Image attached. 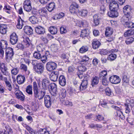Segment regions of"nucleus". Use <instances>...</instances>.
I'll use <instances>...</instances> for the list:
<instances>
[{"label":"nucleus","mask_w":134,"mask_h":134,"mask_svg":"<svg viewBox=\"0 0 134 134\" xmlns=\"http://www.w3.org/2000/svg\"><path fill=\"white\" fill-rule=\"evenodd\" d=\"M5 58L6 59H12L14 54L13 49L8 47L6 49L5 51Z\"/></svg>","instance_id":"7ed1b4c3"},{"label":"nucleus","mask_w":134,"mask_h":134,"mask_svg":"<svg viewBox=\"0 0 134 134\" xmlns=\"http://www.w3.org/2000/svg\"><path fill=\"white\" fill-rule=\"evenodd\" d=\"M37 49L38 52L42 54L44 50V46L42 44H40L37 47Z\"/></svg>","instance_id":"4c0bfd02"},{"label":"nucleus","mask_w":134,"mask_h":134,"mask_svg":"<svg viewBox=\"0 0 134 134\" xmlns=\"http://www.w3.org/2000/svg\"><path fill=\"white\" fill-rule=\"evenodd\" d=\"M0 70L4 75H6L8 70L7 68L5 66L4 63H2L0 67Z\"/></svg>","instance_id":"f704fd0d"},{"label":"nucleus","mask_w":134,"mask_h":134,"mask_svg":"<svg viewBox=\"0 0 134 134\" xmlns=\"http://www.w3.org/2000/svg\"><path fill=\"white\" fill-rule=\"evenodd\" d=\"M13 69L11 70V73L13 75H16L18 73L19 70L17 68H14L12 66Z\"/></svg>","instance_id":"603ef678"},{"label":"nucleus","mask_w":134,"mask_h":134,"mask_svg":"<svg viewBox=\"0 0 134 134\" xmlns=\"http://www.w3.org/2000/svg\"><path fill=\"white\" fill-rule=\"evenodd\" d=\"M50 86L51 89V94L53 96H55L58 93L57 85L54 83H52L50 84Z\"/></svg>","instance_id":"0eeeda50"},{"label":"nucleus","mask_w":134,"mask_h":134,"mask_svg":"<svg viewBox=\"0 0 134 134\" xmlns=\"http://www.w3.org/2000/svg\"><path fill=\"white\" fill-rule=\"evenodd\" d=\"M88 49V48L86 46H83L80 49L79 52L81 53H83L87 51Z\"/></svg>","instance_id":"c03bdc74"},{"label":"nucleus","mask_w":134,"mask_h":134,"mask_svg":"<svg viewBox=\"0 0 134 134\" xmlns=\"http://www.w3.org/2000/svg\"><path fill=\"white\" fill-rule=\"evenodd\" d=\"M78 69L79 72H82L85 71L86 70V68L85 65H81L78 67Z\"/></svg>","instance_id":"49530a36"},{"label":"nucleus","mask_w":134,"mask_h":134,"mask_svg":"<svg viewBox=\"0 0 134 134\" xmlns=\"http://www.w3.org/2000/svg\"><path fill=\"white\" fill-rule=\"evenodd\" d=\"M78 5L76 3H73L70 7V11L72 14H76L79 7Z\"/></svg>","instance_id":"1a4fd4ad"},{"label":"nucleus","mask_w":134,"mask_h":134,"mask_svg":"<svg viewBox=\"0 0 134 134\" xmlns=\"http://www.w3.org/2000/svg\"><path fill=\"white\" fill-rule=\"evenodd\" d=\"M107 72L106 70H104L102 71L99 74V77L100 79L104 77L107 75Z\"/></svg>","instance_id":"09e8293b"},{"label":"nucleus","mask_w":134,"mask_h":134,"mask_svg":"<svg viewBox=\"0 0 134 134\" xmlns=\"http://www.w3.org/2000/svg\"><path fill=\"white\" fill-rule=\"evenodd\" d=\"M106 10V9L105 4L102 2L101 4L99 5V13L102 15H103Z\"/></svg>","instance_id":"5701e85b"},{"label":"nucleus","mask_w":134,"mask_h":134,"mask_svg":"<svg viewBox=\"0 0 134 134\" xmlns=\"http://www.w3.org/2000/svg\"><path fill=\"white\" fill-rule=\"evenodd\" d=\"M6 129L1 132L0 134H11L13 132L12 130L9 126L6 127Z\"/></svg>","instance_id":"bb28decb"},{"label":"nucleus","mask_w":134,"mask_h":134,"mask_svg":"<svg viewBox=\"0 0 134 134\" xmlns=\"http://www.w3.org/2000/svg\"><path fill=\"white\" fill-rule=\"evenodd\" d=\"M134 34V31L132 29L127 30L124 33V35L125 37L129 36Z\"/></svg>","instance_id":"ea45409f"},{"label":"nucleus","mask_w":134,"mask_h":134,"mask_svg":"<svg viewBox=\"0 0 134 134\" xmlns=\"http://www.w3.org/2000/svg\"><path fill=\"white\" fill-rule=\"evenodd\" d=\"M105 92L107 95L109 96L111 93L110 89L109 87L107 88L105 90Z\"/></svg>","instance_id":"680f3d73"},{"label":"nucleus","mask_w":134,"mask_h":134,"mask_svg":"<svg viewBox=\"0 0 134 134\" xmlns=\"http://www.w3.org/2000/svg\"><path fill=\"white\" fill-rule=\"evenodd\" d=\"M17 21L18 23L16 26V27L18 29H21L25 24V22L22 19L20 16L19 17Z\"/></svg>","instance_id":"dca6fc26"},{"label":"nucleus","mask_w":134,"mask_h":134,"mask_svg":"<svg viewBox=\"0 0 134 134\" xmlns=\"http://www.w3.org/2000/svg\"><path fill=\"white\" fill-rule=\"evenodd\" d=\"M65 105H72V103L71 102H70L67 100H64L62 102Z\"/></svg>","instance_id":"338daca9"},{"label":"nucleus","mask_w":134,"mask_h":134,"mask_svg":"<svg viewBox=\"0 0 134 134\" xmlns=\"http://www.w3.org/2000/svg\"><path fill=\"white\" fill-rule=\"evenodd\" d=\"M110 82L114 84H116L119 83L121 81V79L118 76L116 75H114L111 76L109 78Z\"/></svg>","instance_id":"6e6552de"},{"label":"nucleus","mask_w":134,"mask_h":134,"mask_svg":"<svg viewBox=\"0 0 134 134\" xmlns=\"http://www.w3.org/2000/svg\"><path fill=\"white\" fill-rule=\"evenodd\" d=\"M134 41V37H130L128 38L125 41V43L127 44H130L132 43Z\"/></svg>","instance_id":"a19ab883"},{"label":"nucleus","mask_w":134,"mask_h":134,"mask_svg":"<svg viewBox=\"0 0 134 134\" xmlns=\"http://www.w3.org/2000/svg\"><path fill=\"white\" fill-rule=\"evenodd\" d=\"M47 8H42L39 10V14L43 16H44L45 15L47 14Z\"/></svg>","instance_id":"72a5a7b5"},{"label":"nucleus","mask_w":134,"mask_h":134,"mask_svg":"<svg viewBox=\"0 0 134 134\" xmlns=\"http://www.w3.org/2000/svg\"><path fill=\"white\" fill-rule=\"evenodd\" d=\"M74 84L78 90L80 91L81 87V84L79 83L77 81H74Z\"/></svg>","instance_id":"3c124183"},{"label":"nucleus","mask_w":134,"mask_h":134,"mask_svg":"<svg viewBox=\"0 0 134 134\" xmlns=\"http://www.w3.org/2000/svg\"><path fill=\"white\" fill-rule=\"evenodd\" d=\"M18 83L19 84L23 83L25 81V77L24 76L18 75L16 78Z\"/></svg>","instance_id":"412c9836"},{"label":"nucleus","mask_w":134,"mask_h":134,"mask_svg":"<svg viewBox=\"0 0 134 134\" xmlns=\"http://www.w3.org/2000/svg\"><path fill=\"white\" fill-rule=\"evenodd\" d=\"M26 91L29 94L32 95V85H29L27 86L26 88Z\"/></svg>","instance_id":"58836bf2"},{"label":"nucleus","mask_w":134,"mask_h":134,"mask_svg":"<svg viewBox=\"0 0 134 134\" xmlns=\"http://www.w3.org/2000/svg\"><path fill=\"white\" fill-rule=\"evenodd\" d=\"M117 10H112L108 12L107 14L108 16L112 18L116 17L118 15V13Z\"/></svg>","instance_id":"6ab92c4d"},{"label":"nucleus","mask_w":134,"mask_h":134,"mask_svg":"<svg viewBox=\"0 0 134 134\" xmlns=\"http://www.w3.org/2000/svg\"><path fill=\"white\" fill-rule=\"evenodd\" d=\"M34 71L38 74H42L44 69V66L42 63H38V65L35 67H33Z\"/></svg>","instance_id":"f03ea898"},{"label":"nucleus","mask_w":134,"mask_h":134,"mask_svg":"<svg viewBox=\"0 0 134 134\" xmlns=\"http://www.w3.org/2000/svg\"><path fill=\"white\" fill-rule=\"evenodd\" d=\"M125 26L126 27L130 28H134V23L131 21H129Z\"/></svg>","instance_id":"a18cd8bd"},{"label":"nucleus","mask_w":134,"mask_h":134,"mask_svg":"<svg viewBox=\"0 0 134 134\" xmlns=\"http://www.w3.org/2000/svg\"><path fill=\"white\" fill-rule=\"evenodd\" d=\"M44 103L46 107H50L51 105V98L49 95H46L44 98Z\"/></svg>","instance_id":"2eb2a0df"},{"label":"nucleus","mask_w":134,"mask_h":134,"mask_svg":"<svg viewBox=\"0 0 134 134\" xmlns=\"http://www.w3.org/2000/svg\"><path fill=\"white\" fill-rule=\"evenodd\" d=\"M40 134H49V132L45 129H40Z\"/></svg>","instance_id":"052dcab7"},{"label":"nucleus","mask_w":134,"mask_h":134,"mask_svg":"<svg viewBox=\"0 0 134 134\" xmlns=\"http://www.w3.org/2000/svg\"><path fill=\"white\" fill-rule=\"evenodd\" d=\"M24 9L27 12H30L31 10L32 7L31 5H26L24 6Z\"/></svg>","instance_id":"4d7b16f0"},{"label":"nucleus","mask_w":134,"mask_h":134,"mask_svg":"<svg viewBox=\"0 0 134 134\" xmlns=\"http://www.w3.org/2000/svg\"><path fill=\"white\" fill-rule=\"evenodd\" d=\"M24 30L26 34L30 35L32 34L33 30L31 27L29 26H26L24 27Z\"/></svg>","instance_id":"4be33fe9"},{"label":"nucleus","mask_w":134,"mask_h":134,"mask_svg":"<svg viewBox=\"0 0 134 134\" xmlns=\"http://www.w3.org/2000/svg\"><path fill=\"white\" fill-rule=\"evenodd\" d=\"M49 30L50 32L53 35L56 34L57 32V28L54 26L50 27L49 28Z\"/></svg>","instance_id":"e433bc0d"},{"label":"nucleus","mask_w":134,"mask_h":134,"mask_svg":"<svg viewBox=\"0 0 134 134\" xmlns=\"http://www.w3.org/2000/svg\"><path fill=\"white\" fill-rule=\"evenodd\" d=\"M41 60L42 62L44 63L48 61L47 60V57L46 56L43 55L41 57Z\"/></svg>","instance_id":"e2e57ef3"},{"label":"nucleus","mask_w":134,"mask_h":134,"mask_svg":"<svg viewBox=\"0 0 134 134\" xmlns=\"http://www.w3.org/2000/svg\"><path fill=\"white\" fill-rule=\"evenodd\" d=\"M109 9L110 10H118L119 9L118 3L114 1L109 5Z\"/></svg>","instance_id":"f8f14e48"},{"label":"nucleus","mask_w":134,"mask_h":134,"mask_svg":"<svg viewBox=\"0 0 134 134\" xmlns=\"http://www.w3.org/2000/svg\"><path fill=\"white\" fill-rule=\"evenodd\" d=\"M102 83L103 85L104 86H107L108 85V82L106 78L104 77L102 79Z\"/></svg>","instance_id":"bf43d9fd"},{"label":"nucleus","mask_w":134,"mask_h":134,"mask_svg":"<svg viewBox=\"0 0 134 134\" xmlns=\"http://www.w3.org/2000/svg\"><path fill=\"white\" fill-rule=\"evenodd\" d=\"M116 57V55L115 54H111L109 55L107 58L110 61L115 60Z\"/></svg>","instance_id":"de8ad7c7"},{"label":"nucleus","mask_w":134,"mask_h":134,"mask_svg":"<svg viewBox=\"0 0 134 134\" xmlns=\"http://www.w3.org/2000/svg\"><path fill=\"white\" fill-rule=\"evenodd\" d=\"M29 20L30 22L33 24H37L38 21L37 18L34 16L30 17L29 18Z\"/></svg>","instance_id":"c9c22d12"},{"label":"nucleus","mask_w":134,"mask_h":134,"mask_svg":"<svg viewBox=\"0 0 134 134\" xmlns=\"http://www.w3.org/2000/svg\"><path fill=\"white\" fill-rule=\"evenodd\" d=\"M125 104L130 105L131 107H133L134 106V100L130 99H127L126 103Z\"/></svg>","instance_id":"79ce46f5"},{"label":"nucleus","mask_w":134,"mask_h":134,"mask_svg":"<svg viewBox=\"0 0 134 134\" xmlns=\"http://www.w3.org/2000/svg\"><path fill=\"white\" fill-rule=\"evenodd\" d=\"M46 8L49 12H51L55 8V4L53 2L50 3L48 5L46 6Z\"/></svg>","instance_id":"c85d7f7f"},{"label":"nucleus","mask_w":134,"mask_h":134,"mask_svg":"<svg viewBox=\"0 0 134 134\" xmlns=\"http://www.w3.org/2000/svg\"><path fill=\"white\" fill-rule=\"evenodd\" d=\"M113 31L112 28L107 27L106 28L105 35L107 37L110 36L113 34Z\"/></svg>","instance_id":"c756f323"},{"label":"nucleus","mask_w":134,"mask_h":134,"mask_svg":"<svg viewBox=\"0 0 134 134\" xmlns=\"http://www.w3.org/2000/svg\"><path fill=\"white\" fill-rule=\"evenodd\" d=\"M125 112L127 114L129 113L131 111L130 109L129 108V105L127 104H125Z\"/></svg>","instance_id":"774afa93"},{"label":"nucleus","mask_w":134,"mask_h":134,"mask_svg":"<svg viewBox=\"0 0 134 134\" xmlns=\"http://www.w3.org/2000/svg\"><path fill=\"white\" fill-rule=\"evenodd\" d=\"M99 78L98 77L95 76L93 77L91 81V85L94 86L98 84L99 82Z\"/></svg>","instance_id":"7c9ffc66"},{"label":"nucleus","mask_w":134,"mask_h":134,"mask_svg":"<svg viewBox=\"0 0 134 134\" xmlns=\"http://www.w3.org/2000/svg\"><path fill=\"white\" fill-rule=\"evenodd\" d=\"M122 79L124 83H129V80L126 75H124L122 77Z\"/></svg>","instance_id":"5fc2aeb1"},{"label":"nucleus","mask_w":134,"mask_h":134,"mask_svg":"<svg viewBox=\"0 0 134 134\" xmlns=\"http://www.w3.org/2000/svg\"><path fill=\"white\" fill-rule=\"evenodd\" d=\"M59 81V84L62 86H64L66 84V79L64 76H63L61 75L60 76Z\"/></svg>","instance_id":"b1692460"},{"label":"nucleus","mask_w":134,"mask_h":134,"mask_svg":"<svg viewBox=\"0 0 134 134\" xmlns=\"http://www.w3.org/2000/svg\"><path fill=\"white\" fill-rule=\"evenodd\" d=\"M92 44L93 48L94 49H96L99 47L100 43L99 41L96 40L93 41Z\"/></svg>","instance_id":"cd10ccee"},{"label":"nucleus","mask_w":134,"mask_h":134,"mask_svg":"<svg viewBox=\"0 0 134 134\" xmlns=\"http://www.w3.org/2000/svg\"><path fill=\"white\" fill-rule=\"evenodd\" d=\"M19 88V87L18 86L16 88L18 90L15 92L16 97L18 99H20L22 101H24L25 99V96L22 92L18 90Z\"/></svg>","instance_id":"423d86ee"},{"label":"nucleus","mask_w":134,"mask_h":134,"mask_svg":"<svg viewBox=\"0 0 134 134\" xmlns=\"http://www.w3.org/2000/svg\"><path fill=\"white\" fill-rule=\"evenodd\" d=\"M124 15L123 16L121 19V23L124 24L125 25L127 23L131 18V15L129 14H124Z\"/></svg>","instance_id":"9b49d317"},{"label":"nucleus","mask_w":134,"mask_h":134,"mask_svg":"<svg viewBox=\"0 0 134 134\" xmlns=\"http://www.w3.org/2000/svg\"><path fill=\"white\" fill-rule=\"evenodd\" d=\"M26 129L31 134H35V132L34 130L29 126L26 127Z\"/></svg>","instance_id":"69168bd1"},{"label":"nucleus","mask_w":134,"mask_h":134,"mask_svg":"<svg viewBox=\"0 0 134 134\" xmlns=\"http://www.w3.org/2000/svg\"><path fill=\"white\" fill-rule=\"evenodd\" d=\"M42 54L41 53L37 52H35L34 54V58L37 59H39L41 58V55Z\"/></svg>","instance_id":"8fccbe9b"},{"label":"nucleus","mask_w":134,"mask_h":134,"mask_svg":"<svg viewBox=\"0 0 134 134\" xmlns=\"http://www.w3.org/2000/svg\"><path fill=\"white\" fill-rule=\"evenodd\" d=\"M30 44V42L29 38L28 37H26L24 39L23 41L22 42V44H19L18 45V47H21L22 46H23L24 47H28Z\"/></svg>","instance_id":"4468645a"},{"label":"nucleus","mask_w":134,"mask_h":134,"mask_svg":"<svg viewBox=\"0 0 134 134\" xmlns=\"http://www.w3.org/2000/svg\"><path fill=\"white\" fill-rule=\"evenodd\" d=\"M33 89L34 96L36 98L40 100L42 99L45 96L46 90L41 88L38 90L37 84L35 81L33 82Z\"/></svg>","instance_id":"f257e3e1"},{"label":"nucleus","mask_w":134,"mask_h":134,"mask_svg":"<svg viewBox=\"0 0 134 134\" xmlns=\"http://www.w3.org/2000/svg\"><path fill=\"white\" fill-rule=\"evenodd\" d=\"M132 10L131 7L129 5H126L123 8V12L124 14L131 15Z\"/></svg>","instance_id":"ddd939ff"},{"label":"nucleus","mask_w":134,"mask_h":134,"mask_svg":"<svg viewBox=\"0 0 134 134\" xmlns=\"http://www.w3.org/2000/svg\"><path fill=\"white\" fill-rule=\"evenodd\" d=\"M7 27L6 25L2 24L0 25V33L4 34H6L7 32Z\"/></svg>","instance_id":"393cba45"},{"label":"nucleus","mask_w":134,"mask_h":134,"mask_svg":"<svg viewBox=\"0 0 134 134\" xmlns=\"http://www.w3.org/2000/svg\"><path fill=\"white\" fill-rule=\"evenodd\" d=\"M8 45L7 42L4 40H1L0 41V53L3 56L4 52L3 49H6Z\"/></svg>","instance_id":"20e7f679"},{"label":"nucleus","mask_w":134,"mask_h":134,"mask_svg":"<svg viewBox=\"0 0 134 134\" xmlns=\"http://www.w3.org/2000/svg\"><path fill=\"white\" fill-rule=\"evenodd\" d=\"M46 67L47 71H51L57 68V64L53 62H49L46 64Z\"/></svg>","instance_id":"39448f33"},{"label":"nucleus","mask_w":134,"mask_h":134,"mask_svg":"<svg viewBox=\"0 0 134 134\" xmlns=\"http://www.w3.org/2000/svg\"><path fill=\"white\" fill-rule=\"evenodd\" d=\"M60 93L63 98H65L66 95V91L65 89L62 88L60 90Z\"/></svg>","instance_id":"864d4df0"},{"label":"nucleus","mask_w":134,"mask_h":134,"mask_svg":"<svg viewBox=\"0 0 134 134\" xmlns=\"http://www.w3.org/2000/svg\"><path fill=\"white\" fill-rule=\"evenodd\" d=\"M79 14L82 16H85L87 15V11L86 10H82L78 11Z\"/></svg>","instance_id":"37998d69"},{"label":"nucleus","mask_w":134,"mask_h":134,"mask_svg":"<svg viewBox=\"0 0 134 134\" xmlns=\"http://www.w3.org/2000/svg\"><path fill=\"white\" fill-rule=\"evenodd\" d=\"M59 75L58 72L53 71L51 73L50 76V79L51 80L55 81L57 80Z\"/></svg>","instance_id":"a211bd4d"},{"label":"nucleus","mask_w":134,"mask_h":134,"mask_svg":"<svg viewBox=\"0 0 134 134\" xmlns=\"http://www.w3.org/2000/svg\"><path fill=\"white\" fill-rule=\"evenodd\" d=\"M94 23L96 26L98 25L99 22V20L100 19V16L98 14H96L93 16Z\"/></svg>","instance_id":"a878e982"},{"label":"nucleus","mask_w":134,"mask_h":134,"mask_svg":"<svg viewBox=\"0 0 134 134\" xmlns=\"http://www.w3.org/2000/svg\"><path fill=\"white\" fill-rule=\"evenodd\" d=\"M18 37L17 35L15 33H13L10 36V41L11 44L14 45L17 42Z\"/></svg>","instance_id":"9d476101"},{"label":"nucleus","mask_w":134,"mask_h":134,"mask_svg":"<svg viewBox=\"0 0 134 134\" xmlns=\"http://www.w3.org/2000/svg\"><path fill=\"white\" fill-rule=\"evenodd\" d=\"M100 54L101 55H106L109 53V51L106 49H102L99 52Z\"/></svg>","instance_id":"6e6d98bb"},{"label":"nucleus","mask_w":134,"mask_h":134,"mask_svg":"<svg viewBox=\"0 0 134 134\" xmlns=\"http://www.w3.org/2000/svg\"><path fill=\"white\" fill-rule=\"evenodd\" d=\"M20 69L26 72L27 70V66L24 64H21L20 66Z\"/></svg>","instance_id":"13d9d810"},{"label":"nucleus","mask_w":134,"mask_h":134,"mask_svg":"<svg viewBox=\"0 0 134 134\" xmlns=\"http://www.w3.org/2000/svg\"><path fill=\"white\" fill-rule=\"evenodd\" d=\"M89 34L88 30V29H84L82 30L81 32V34H80V36L82 38H85L88 36Z\"/></svg>","instance_id":"2f4dec72"},{"label":"nucleus","mask_w":134,"mask_h":134,"mask_svg":"<svg viewBox=\"0 0 134 134\" xmlns=\"http://www.w3.org/2000/svg\"><path fill=\"white\" fill-rule=\"evenodd\" d=\"M35 32L39 34H43L45 32L44 29L43 27L38 26L35 27Z\"/></svg>","instance_id":"aec40b11"},{"label":"nucleus","mask_w":134,"mask_h":134,"mask_svg":"<svg viewBox=\"0 0 134 134\" xmlns=\"http://www.w3.org/2000/svg\"><path fill=\"white\" fill-rule=\"evenodd\" d=\"M42 89L45 90L47 88L49 85H50V81L47 79H44L42 81Z\"/></svg>","instance_id":"f3484780"},{"label":"nucleus","mask_w":134,"mask_h":134,"mask_svg":"<svg viewBox=\"0 0 134 134\" xmlns=\"http://www.w3.org/2000/svg\"><path fill=\"white\" fill-rule=\"evenodd\" d=\"M6 86L10 91H11L12 90V87L11 83L9 82H7L6 83H5Z\"/></svg>","instance_id":"0e129e2a"},{"label":"nucleus","mask_w":134,"mask_h":134,"mask_svg":"<svg viewBox=\"0 0 134 134\" xmlns=\"http://www.w3.org/2000/svg\"><path fill=\"white\" fill-rule=\"evenodd\" d=\"M88 84L87 81V80H84L82 81V82L81 84V91L85 90L87 88Z\"/></svg>","instance_id":"473e14b6"}]
</instances>
